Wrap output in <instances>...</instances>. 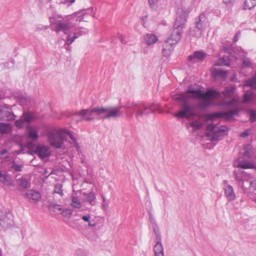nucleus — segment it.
<instances>
[{
    "label": "nucleus",
    "instance_id": "obj_18",
    "mask_svg": "<svg viewBox=\"0 0 256 256\" xmlns=\"http://www.w3.org/2000/svg\"><path fill=\"white\" fill-rule=\"evenodd\" d=\"M158 40V37L152 34H147L144 37V41L146 44L152 45L154 44Z\"/></svg>",
    "mask_w": 256,
    "mask_h": 256
},
{
    "label": "nucleus",
    "instance_id": "obj_2",
    "mask_svg": "<svg viewBox=\"0 0 256 256\" xmlns=\"http://www.w3.org/2000/svg\"><path fill=\"white\" fill-rule=\"evenodd\" d=\"M83 14L79 12L69 18L56 20L53 22V24L55 26L56 32H63L65 34H68V38L65 44L70 45L75 39L88 32L86 29L82 30H81L82 29V28L80 27V30H77L76 28L77 23L83 20Z\"/></svg>",
    "mask_w": 256,
    "mask_h": 256
},
{
    "label": "nucleus",
    "instance_id": "obj_55",
    "mask_svg": "<svg viewBox=\"0 0 256 256\" xmlns=\"http://www.w3.org/2000/svg\"><path fill=\"white\" fill-rule=\"evenodd\" d=\"M118 38L120 40L122 43L124 44H125L126 43V42L124 38V36H123L122 34H120L118 36Z\"/></svg>",
    "mask_w": 256,
    "mask_h": 256
},
{
    "label": "nucleus",
    "instance_id": "obj_36",
    "mask_svg": "<svg viewBox=\"0 0 256 256\" xmlns=\"http://www.w3.org/2000/svg\"><path fill=\"white\" fill-rule=\"evenodd\" d=\"M23 168V164H18L14 161L12 162L11 168L14 170L16 172L22 171Z\"/></svg>",
    "mask_w": 256,
    "mask_h": 256
},
{
    "label": "nucleus",
    "instance_id": "obj_25",
    "mask_svg": "<svg viewBox=\"0 0 256 256\" xmlns=\"http://www.w3.org/2000/svg\"><path fill=\"white\" fill-rule=\"evenodd\" d=\"M48 208L50 211L55 212L56 214H58L62 210V206L56 204H52L50 205Z\"/></svg>",
    "mask_w": 256,
    "mask_h": 256
},
{
    "label": "nucleus",
    "instance_id": "obj_31",
    "mask_svg": "<svg viewBox=\"0 0 256 256\" xmlns=\"http://www.w3.org/2000/svg\"><path fill=\"white\" fill-rule=\"evenodd\" d=\"M256 6V0H246L244 2V9L250 10Z\"/></svg>",
    "mask_w": 256,
    "mask_h": 256
},
{
    "label": "nucleus",
    "instance_id": "obj_51",
    "mask_svg": "<svg viewBox=\"0 0 256 256\" xmlns=\"http://www.w3.org/2000/svg\"><path fill=\"white\" fill-rule=\"evenodd\" d=\"M149 218L150 222L152 224H156V222L153 217L152 214L151 213H149Z\"/></svg>",
    "mask_w": 256,
    "mask_h": 256
},
{
    "label": "nucleus",
    "instance_id": "obj_6",
    "mask_svg": "<svg viewBox=\"0 0 256 256\" xmlns=\"http://www.w3.org/2000/svg\"><path fill=\"white\" fill-rule=\"evenodd\" d=\"M206 129L208 132L206 133V136L212 141L220 140L226 134V132L228 130L224 126H216L214 124H208Z\"/></svg>",
    "mask_w": 256,
    "mask_h": 256
},
{
    "label": "nucleus",
    "instance_id": "obj_59",
    "mask_svg": "<svg viewBox=\"0 0 256 256\" xmlns=\"http://www.w3.org/2000/svg\"><path fill=\"white\" fill-rule=\"evenodd\" d=\"M88 225L89 226H90V227H94L95 226V224H92L91 222H88Z\"/></svg>",
    "mask_w": 256,
    "mask_h": 256
},
{
    "label": "nucleus",
    "instance_id": "obj_35",
    "mask_svg": "<svg viewBox=\"0 0 256 256\" xmlns=\"http://www.w3.org/2000/svg\"><path fill=\"white\" fill-rule=\"evenodd\" d=\"M54 193L58 194L61 196H63L64 193L62 190V184H61L58 183L55 185Z\"/></svg>",
    "mask_w": 256,
    "mask_h": 256
},
{
    "label": "nucleus",
    "instance_id": "obj_29",
    "mask_svg": "<svg viewBox=\"0 0 256 256\" xmlns=\"http://www.w3.org/2000/svg\"><path fill=\"white\" fill-rule=\"evenodd\" d=\"M206 118L210 120H214L216 118H224L223 112H217L215 113L208 114L206 115Z\"/></svg>",
    "mask_w": 256,
    "mask_h": 256
},
{
    "label": "nucleus",
    "instance_id": "obj_12",
    "mask_svg": "<svg viewBox=\"0 0 256 256\" xmlns=\"http://www.w3.org/2000/svg\"><path fill=\"white\" fill-rule=\"evenodd\" d=\"M34 152L37 154L41 159L46 158L50 155L49 148L42 144H39L37 146Z\"/></svg>",
    "mask_w": 256,
    "mask_h": 256
},
{
    "label": "nucleus",
    "instance_id": "obj_4",
    "mask_svg": "<svg viewBox=\"0 0 256 256\" xmlns=\"http://www.w3.org/2000/svg\"><path fill=\"white\" fill-rule=\"evenodd\" d=\"M177 100L182 102L180 104V111L174 114L178 118H185L188 120H194L197 116L194 110V108L188 102L189 97L185 92H181L176 98Z\"/></svg>",
    "mask_w": 256,
    "mask_h": 256
},
{
    "label": "nucleus",
    "instance_id": "obj_62",
    "mask_svg": "<svg viewBox=\"0 0 256 256\" xmlns=\"http://www.w3.org/2000/svg\"><path fill=\"white\" fill-rule=\"evenodd\" d=\"M253 184V182H252L250 183L251 186Z\"/></svg>",
    "mask_w": 256,
    "mask_h": 256
},
{
    "label": "nucleus",
    "instance_id": "obj_38",
    "mask_svg": "<svg viewBox=\"0 0 256 256\" xmlns=\"http://www.w3.org/2000/svg\"><path fill=\"white\" fill-rule=\"evenodd\" d=\"M102 208L104 211L107 210L110 201L109 200H107L106 197L104 196H102Z\"/></svg>",
    "mask_w": 256,
    "mask_h": 256
},
{
    "label": "nucleus",
    "instance_id": "obj_1",
    "mask_svg": "<svg viewBox=\"0 0 256 256\" xmlns=\"http://www.w3.org/2000/svg\"><path fill=\"white\" fill-rule=\"evenodd\" d=\"M158 104H152L150 106H146L144 104H136L128 102L123 106L94 107L92 108L82 110L76 112V116H82V120L92 121L94 120L107 119L110 118L122 116L124 112L121 108L126 109V114L128 117L132 118L135 113L137 120L144 115L148 114L150 112H154L158 108Z\"/></svg>",
    "mask_w": 256,
    "mask_h": 256
},
{
    "label": "nucleus",
    "instance_id": "obj_34",
    "mask_svg": "<svg viewBox=\"0 0 256 256\" xmlns=\"http://www.w3.org/2000/svg\"><path fill=\"white\" fill-rule=\"evenodd\" d=\"M19 101L20 105L22 106H26L30 102V98L28 96H22L20 97Z\"/></svg>",
    "mask_w": 256,
    "mask_h": 256
},
{
    "label": "nucleus",
    "instance_id": "obj_57",
    "mask_svg": "<svg viewBox=\"0 0 256 256\" xmlns=\"http://www.w3.org/2000/svg\"><path fill=\"white\" fill-rule=\"evenodd\" d=\"M238 34H236L235 35V36H234V42H236L238 41Z\"/></svg>",
    "mask_w": 256,
    "mask_h": 256
},
{
    "label": "nucleus",
    "instance_id": "obj_26",
    "mask_svg": "<svg viewBox=\"0 0 256 256\" xmlns=\"http://www.w3.org/2000/svg\"><path fill=\"white\" fill-rule=\"evenodd\" d=\"M21 118L26 124H29L33 120L34 116L31 112H24Z\"/></svg>",
    "mask_w": 256,
    "mask_h": 256
},
{
    "label": "nucleus",
    "instance_id": "obj_49",
    "mask_svg": "<svg viewBox=\"0 0 256 256\" xmlns=\"http://www.w3.org/2000/svg\"><path fill=\"white\" fill-rule=\"evenodd\" d=\"M234 0H222V2L228 6H232Z\"/></svg>",
    "mask_w": 256,
    "mask_h": 256
},
{
    "label": "nucleus",
    "instance_id": "obj_52",
    "mask_svg": "<svg viewBox=\"0 0 256 256\" xmlns=\"http://www.w3.org/2000/svg\"><path fill=\"white\" fill-rule=\"evenodd\" d=\"M234 178L238 182H241L242 180V178L241 176H238V174L236 172H234Z\"/></svg>",
    "mask_w": 256,
    "mask_h": 256
},
{
    "label": "nucleus",
    "instance_id": "obj_13",
    "mask_svg": "<svg viewBox=\"0 0 256 256\" xmlns=\"http://www.w3.org/2000/svg\"><path fill=\"white\" fill-rule=\"evenodd\" d=\"M176 44V43H174L172 40H170L168 38L162 44V52L163 56H168L170 55L174 49V46Z\"/></svg>",
    "mask_w": 256,
    "mask_h": 256
},
{
    "label": "nucleus",
    "instance_id": "obj_14",
    "mask_svg": "<svg viewBox=\"0 0 256 256\" xmlns=\"http://www.w3.org/2000/svg\"><path fill=\"white\" fill-rule=\"evenodd\" d=\"M26 197L30 202H38L41 197L40 193L34 190H28L26 194Z\"/></svg>",
    "mask_w": 256,
    "mask_h": 256
},
{
    "label": "nucleus",
    "instance_id": "obj_3",
    "mask_svg": "<svg viewBox=\"0 0 256 256\" xmlns=\"http://www.w3.org/2000/svg\"><path fill=\"white\" fill-rule=\"evenodd\" d=\"M186 93L192 94L190 96L192 98H202V100L198 104V106L202 108H204L211 106L213 99L218 98L221 96V93L214 88L208 90L205 92H202L200 90L190 86L186 90Z\"/></svg>",
    "mask_w": 256,
    "mask_h": 256
},
{
    "label": "nucleus",
    "instance_id": "obj_15",
    "mask_svg": "<svg viewBox=\"0 0 256 256\" xmlns=\"http://www.w3.org/2000/svg\"><path fill=\"white\" fill-rule=\"evenodd\" d=\"M0 182L6 186H12L13 182L10 176L0 170Z\"/></svg>",
    "mask_w": 256,
    "mask_h": 256
},
{
    "label": "nucleus",
    "instance_id": "obj_60",
    "mask_svg": "<svg viewBox=\"0 0 256 256\" xmlns=\"http://www.w3.org/2000/svg\"><path fill=\"white\" fill-rule=\"evenodd\" d=\"M252 200H253L254 202H256V196L255 197H254V198H252Z\"/></svg>",
    "mask_w": 256,
    "mask_h": 256
},
{
    "label": "nucleus",
    "instance_id": "obj_30",
    "mask_svg": "<svg viewBox=\"0 0 256 256\" xmlns=\"http://www.w3.org/2000/svg\"><path fill=\"white\" fill-rule=\"evenodd\" d=\"M70 205L76 208H80L82 207L80 202L79 201L78 198L75 196H72Z\"/></svg>",
    "mask_w": 256,
    "mask_h": 256
},
{
    "label": "nucleus",
    "instance_id": "obj_50",
    "mask_svg": "<svg viewBox=\"0 0 256 256\" xmlns=\"http://www.w3.org/2000/svg\"><path fill=\"white\" fill-rule=\"evenodd\" d=\"M150 6L153 7L156 5L159 0H148Z\"/></svg>",
    "mask_w": 256,
    "mask_h": 256
},
{
    "label": "nucleus",
    "instance_id": "obj_17",
    "mask_svg": "<svg viewBox=\"0 0 256 256\" xmlns=\"http://www.w3.org/2000/svg\"><path fill=\"white\" fill-rule=\"evenodd\" d=\"M84 202H88L91 206H94L96 204V196L93 192H90L88 194L84 193Z\"/></svg>",
    "mask_w": 256,
    "mask_h": 256
},
{
    "label": "nucleus",
    "instance_id": "obj_11",
    "mask_svg": "<svg viewBox=\"0 0 256 256\" xmlns=\"http://www.w3.org/2000/svg\"><path fill=\"white\" fill-rule=\"evenodd\" d=\"M13 224L12 216L8 212L5 214H2L0 216V225L4 229L6 230L10 228Z\"/></svg>",
    "mask_w": 256,
    "mask_h": 256
},
{
    "label": "nucleus",
    "instance_id": "obj_8",
    "mask_svg": "<svg viewBox=\"0 0 256 256\" xmlns=\"http://www.w3.org/2000/svg\"><path fill=\"white\" fill-rule=\"evenodd\" d=\"M16 116L12 112L11 108L6 106H0V120H12Z\"/></svg>",
    "mask_w": 256,
    "mask_h": 256
},
{
    "label": "nucleus",
    "instance_id": "obj_24",
    "mask_svg": "<svg viewBox=\"0 0 256 256\" xmlns=\"http://www.w3.org/2000/svg\"><path fill=\"white\" fill-rule=\"evenodd\" d=\"M10 130V124L0 122V132L2 134H6L8 133Z\"/></svg>",
    "mask_w": 256,
    "mask_h": 256
},
{
    "label": "nucleus",
    "instance_id": "obj_20",
    "mask_svg": "<svg viewBox=\"0 0 256 256\" xmlns=\"http://www.w3.org/2000/svg\"><path fill=\"white\" fill-rule=\"evenodd\" d=\"M206 56V54L204 52L196 51L194 52L192 55H190L188 56L190 60H192L194 58H196L198 60H203Z\"/></svg>",
    "mask_w": 256,
    "mask_h": 256
},
{
    "label": "nucleus",
    "instance_id": "obj_46",
    "mask_svg": "<svg viewBox=\"0 0 256 256\" xmlns=\"http://www.w3.org/2000/svg\"><path fill=\"white\" fill-rule=\"evenodd\" d=\"M204 32H200V30H190V34L196 37L199 38L202 35Z\"/></svg>",
    "mask_w": 256,
    "mask_h": 256
},
{
    "label": "nucleus",
    "instance_id": "obj_21",
    "mask_svg": "<svg viewBox=\"0 0 256 256\" xmlns=\"http://www.w3.org/2000/svg\"><path fill=\"white\" fill-rule=\"evenodd\" d=\"M212 75L215 77L226 78L227 77L228 73L226 71L222 70L214 69L212 72Z\"/></svg>",
    "mask_w": 256,
    "mask_h": 256
},
{
    "label": "nucleus",
    "instance_id": "obj_45",
    "mask_svg": "<svg viewBox=\"0 0 256 256\" xmlns=\"http://www.w3.org/2000/svg\"><path fill=\"white\" fill-rule=\"evenodd\" d=\"M190 126L194 128L196 130H198L202 126V124L197 121H194L190 124Z\"/></svg>",
    "mask_w": 256,
    "mask_h": 256
},
{
    "label": "nucleus",
    "instance_id": "obj_43",
    "mask_svg": "<svg viewBox=\"0 0 256 256\" xmlns=\"http://www.w3.org/2000/svg\"><path fill=\"white\" fill-rule=\"evenodd\" d=\"M250 120L251 122H256V110H250L249 111Z\"/></svg>",
    "mask_w": 256,
    "mask_h": 256
},
{
    "label": "nucleus",
    "instance_id": "obj_33",
    "mask_svg": "<svg viewBox=\"0 0 256 256\" xmlns=\"http://www.w3.org/2000/svg\"><path fill=\"white\" fill-rule=\"evenodd\" d=\"M246 86L256 90V74L254 78L246 82Z\"/></svg>",
    "mask_w": 256,
    "mask_h": 256
},
{
    "label": "nucleus",
    "instance_id": "obj_37",
    "mask_svg": "<svg viewBox=\"0 0 256 256\" xmlns=\"http://www.w3.org/2000/svg\"><path fill=\"white\" fill-rule=\"evenodd\" d=\"M252 147L250 145H247L244 147V156L248 158H250L252 156Z\"/></svg>",
    "mask_w": 256,
    "mask_h": 256
},
{
    "label": "nucleus",
    "instance_id": "obj_61",
    "mask_svg": "<svg viewBox=\"0 0 256 256\" xmlns=\"http://www.w3.org/2000/svg\"><path fill=\"white\" fill-rule=\"evenodd\" d=\"M0 256H2V250L1 249H0Z\"/></svg>",
    "mask_w": 256,
    "mask_h": 256
},
{
    "label": "nucleus",
    "instance_id": "obj_16",
    "mask_svg": "<svg viewBox=\"0 0 256 256\" xmlns=\"http://www.w3.org/2000/svg\"><path fill=\"white\" fill-rule=\"evenodd\" d=\"M154 256H164L163 246L160 242V240H158L154 247Z\"/></svg>",
    "mask_w": 256,
    "mask_h": 256
},
{
    "label": "nucleus",
    "instance_id": "obj_23",
    "mask_svg": "<svg viewBox=\"0 0 256 256\" xmlns=\"http://www.w3.org/2000/svg\"><path fill=\"white\" fill-rule=\"evenodd\" d=\"M235 88L232 86L226 87L225 90L222 92L225 97L230 98L234 94Z\"/></svg>",
    "mask_w": 256,
    "mask_h": 256
},
{
    "label": "nucleus",
    "instance_id": "obj_54",
    "mask_svg": "<svg viewBox=\"0 0 256 256\" xmlns=\"http://www.w3.org/2000/svg\"><path fill=\"white\" fill-rule=\"evenodd\" d=\"M90 215L83 216H82V219L86 222H90Z\"/></svg>",
    "mask_w": 256,
    "mask_h": 256
},
{
    "label": "nucleus",
    "instance_id": "obj_32",
    "mask_svg": "<svg viewBox=\"0 0 256 256\" xmlns=\"http://www.w3.org/2000/svg\"><path fill=\"white\" fill-rule=\"evenodd\" d=\"M65 132H66V134L69 136L70 138L72 140L74 144V147L76 148L78 152L80 151V148L76 138L73 136L72 134L70 132V130H64Z\"/></svg>",
    "mask_w": 256,
    "mask_h": 256
},
{
    "label": "nucleus",
    "instance_id": "obj_44",
    "mask_svg": "<svg viewBox=\"0 0 256 256\" xmlns=\"http://www.w3.org/2000/svg\"><path fill=\"white\" fill-rule=\"evenodd\" d=\"M154 232L156 238L158 240H160V235L159 232V229L158 225L156 224H152Z\"/></svg>",
    "mask_w": 256,
    "mask_h": 256
},
{
    "label": "nucleus",
    "instance_id": "obj_22",
    "mask_svg": "<svg viewBox=\"0 0 256 256\" xmlns=\"http://www.w3.org/2000/svg\"><path fill=\"white\" fill-rule=\"evenodd\" d=\"M18 182L20 188L22 190L28 188L30 186V182L26 178H21L18 179Z\"/></svg>",
    "mask_w": 256,
    "mask_h": 256
},
{
    "label": "nucleus",
    "instance_id": "obj_9",
    "mask_svg": "<svg viewBox=\"0 0 256 256\" xmlns=\"http://www.w3.org/2000/svg\"><path fill=\"white\" fill-rule=\"evenodd\" d=\"M195 24L197 30L200 32H204L208 26V20L206 14L204 13L200 14L198 18L196 19Z\"/></svg>",
    "mask_w": 256,
    "mask_h": 256
},
{
    "label": "nucleus",
    "instance_id": "obj_5",
    "mask_svg": "<svg viewBox=\"0 0 256 256\" xmlns=\"http://www.w3.org/2000/svg\"><path fill=\"white\" fill-rule=\"evenodd\" d=\"M186 17L187 14L184 12L177 14L172 33L168 38L174 43L177 44L181 39L183 34V28L186 22Z\"/></svg>",
    "mask_w": 256,
    "mask_h": 256
},
{
    "label": "nucleus",
    "instance_id": "obj_41",
    "mask_svg": "<svg viewBox=\"0 0 256 256\" xmlns=\"http://www.w3.org/2000/svg\"><path fill=\"white\" fill-rule=\"evenodd\" d=\"M14 125L16 128H22L26 125V123L20 117L19 120L15 121Z\"/></svg>",
    "mask_w": 256,
    "mask_h": 256
},
{
    "label": "nucleus",
    "instance_id": "obj_28",
    "mask_svg": "<svg viewBox=\"0 0 256 256\" xmlns=\"http://www.w3.org/2000/svg\"><path fill=\"white\" fill-rule=\"evenodd\" d=\"M238 113V109L230 110L228 112H223V117L225 118L226 120H228Z\"/></svg>",
    "mask_w": 256,
    "mask_h": 256
},
{
    "label": "nucleus",
    "instance_id": "obj_27",
    "mask_svg": "<svg viewBox=\"0 0 256 256\" xmlns=\"http://www.w3.org/2000/svg\"><path fill=\"white\" fill-rule=\"evenodd\" d=\"M230 63V60L228 56H224L219 58L216 62V65L228 66Z\"/></svg>",
    "mask_w": 256,
    "mask_h": 256
},
{
    "label": "nucleus",
    "instance_id": "obj_47",
    "mask_svg": "<svg viewBox=\"0 0 256 256\" xmlns=\"http://www.w3.org/2000/svg\"><path fill=\"white\" fill-rule=\"evenodd\" d=\"M62 212V215L64 216H70L72 214V212L70 210H69V209H66V210H63L62 209V212Z\"/></svg>",
    "mask_w": 256,
    "mask_h": 256
},
{
    "label": "nucleus",
    "instance_id": "obj_56",
    "mask_svg": "<svg viewBox=\"0 0 256 256\" xmlns=\"http://www.w3.org/2000/svg\"><path fill=\"white\" fill-rule=\"evenodd\" d=\"M248 134H249L247 130H246L244 132H242L240 134V136L244 138V137L247 136Z\"/></svg>",
    "mask_w": 256,
    "mask_h": 256
},
{
    "label": "nucleus",
    "instance_id": "obj_19",
    "mask_svg": "<svg viewBox=\"0 0 256 256\" xmlns=\"http://www.w3.org/2000/svg\"><path fill=\"white\" fill-rule=\"evenodd\" d=\"M237 167L244 169L254 168L256 167L255 164L250 162L240 160L238 162Z\"/></svg>",
    "mask_w": 256,
    "mask_h": 256
},
{
    "label": "nucleus",
    "instance_id": "obj_48",
    "mask_svg": "<svg viewBox=\"0 0 256 256\" xmlns=\"http://www.w3.org/2000/svg\"><path fill=\"white\" fill-rule=\"evenodd\" d=\"M243 64L246 67H250L252 63L250 60L248 58H245L243 60Z\"/></svg>",
    "mask_w": 256,
    "mask_h": 256
},
{
    "label": "nucleus",
    "instance_id": "obj_53",
    "mask_svg": "<svg viewBox=\"0 0 256 256\" xmlns=\"http://www.w3.org/2000/svg\"><path fill=\"white\" fill-rule=\"evenodd\" d=\"M60 0V3L65 4L68 3V2L72 4L75 2L76 0Z\"/></svg>",
    "mask_w": 256,
    "mask_h": 256
},
{
    "label": "nucleus",
    "instance_id": "obj_40",
    "mask_svg": "<svg viewBox=\"0 0 256 256\" xmlns=\"http://www.w3.org/2000/svg\"><path fill=\"white\" fill-rule=\"evenodd\" d=\"M252 98V92H246L244 95L243 102L246 103L250 102Z\"/></svg>",
    "mask_w": 256,
    "mask_h": 256
},
{
    "label": "nucleus",
    "instance_id": "obj_7",
    "mask_svg": "<svg viewBox=\"0 0 256 256\" xmlns=\"http://www.w3.org/2000/svg\"><path fill=\"white\" fill-rule=\"evenodd\" d=\"M64 130H68L61 129L50 132L48 135V140L52 146L56 148H61L64 143V140L66 138L64 134H66Z\"/></svg>",
    "mask_w": 256,
    "mask_h": 256
},
{
    "label": "nucleus",
    "instance_id": "obj_39",
    "mask_svg": "<svg viewBox=\"0 0 256 256\" xmlns=\"http://www.w3.org/2000/svg\"><path fill=\"white\" fill-rule=\"evenodd\" d=\"M236 100L234 98L230 101L223 100L221 104L222 106H234L236 104Z\"/></svg>",
    "mask_w": 256,
    "mask_h": 256
},
{
    "label": "nucleus",
    "instance_id": "obj_42",
    "mask_svg": "<svg viewBox=\"0 0 256 256\" xmlns=\"http://www.w3.org/2000/svg\"><path fill=\"white\" fill-rule=\"evenodd\" d=\"M28 138L32 141H35L38 138L37 132L36 130H32L28 133Z\"/></svg>",
    "mask_w": 256,
    "mask_h": 256
},
{
    "label": "nucleus",
    "instance_id": "obj_10",
    "mask_svg": "<svg viewBox=\"0 0 256 256\" xmlns=\"http://www.w3.org/2000/svg\"><path fill=\"white\" fill-rule=\"evenodd\" d=\"M224 190L225 196L228 202L234 200L236 199V194L232 186L228 184L227 180H224Z\"/></svg>",
    "mask_w": 256,
    "mask_h": 256
},
{
    "label": "nucleus",
    "instance_id": "obj_58",
    "mask_svg": "<svg viewBox=\"0 0 256 256\" xmlns=\"http://www.w3.org/2000/svg\"><path fill=\"white\" fill-rule=\"evenodd\" d=\"M7 152L6 149H4L0 152V155H4Z\"/></svg>",
    "mask_w": 256,
    "mask_h": 256
}]
</instances>
